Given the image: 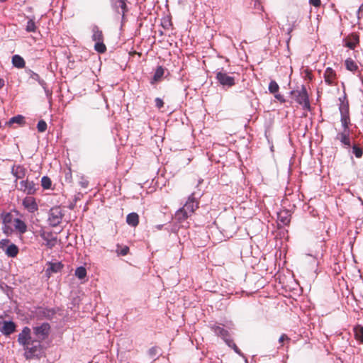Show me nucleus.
Segmentation results:
<instances>
[{
    "label": "nucleus",
    "mask_w": 363,
    "mask_h": 363,
    "mask_svg": "<svg viewBox=\"0 0 363 363\" xmlns=\"http://www.w3.org/2000/svg\"><path fill=\"white\" fill-rule=\"evenodd\" d=\"M340 105L339 110L340 112V122L342 130L338 132L335 136V140H339L342 147L350 149L352 147L350 139V117L349 112V104L347 100L346 94L339 98Z\"/></svg>",
    "instance_id": "obj_1"
},
{
    "label": "nucleus",
    "mask_w": 363,
    "mask_h": 363,
    "mask_svg": "<svg viewBox=\"0 0 363 363\" xmlns=\"http://www.w3.org/2000/svg\"><path fill=\"white\" fill-rule=\"evenodd\" d=\"M16 212L13 214L11 212L6 213L3 217L2 230L7 235L12 234L15 230L20 233V238L23 234V220L18 218Z\"/></svg>",
    "instance_id": "obj_2"
},
{
    "label": "nucleus",
    "mask_w": 363,
    "mask_h": 363,
    "mask_svg": "<svg viewBox=\"0 0 363 363\" xmlns=\"http://www.w3.org/2000/svg\"><path fill=\"white\" fill-rule=\"evenodd\" d=\"M30 333V328L24 327V355L27 359L38 357L40 352L39 341H35V345L30 347L28 342Z\"/></svg>",
    "instance_id": "obj_3"
},
{
    "label": "nucleus",
    "mask_w": 363,
    "mask_h": 363,
    "mask_svg": "<svg viewBox=\"0 0 363 363\" xmlns=\"http://www.w3.org/2000/svg\"><path fill=\"white\" fill-rule=\"evenodd\" d=\"M91 39L95 42L94 50L99 53H104L106 51V47L104 43V35L102 30L96 25L91 27Z\"/></svg>",
    "instance_id": "obj_4"
},
{
    "label": "nucleus",
    "mask_w": 363,
    "mask_h": 363,
    "mask_svg": "<svg viewBox=\"0 0 363 363\" xmlns=\"http://www.w3.org/2000/svg\"><path fill=\"white\" fill-rule=\"evenodd\" d=\"M290 94L294 100L304 109L308 110L310 108V102L306 89L304 86H301L300 89L292 90Z\"/></svg>",
    "instance_id": "obj_5"
},
{
    "label": "nucleus",
    "mask_w": 363,
    "mask_h": 363,
    "mask_svg": "<svg viewBox=\"0 0 363 363\" xmlns=\"http://www.w3.org/2000/svg\"><path fill=\"white\" fill-rule=\"evenodd\" d=\"M40 19L41 17L40 16H36L33 14L26 16L24 14V21H26L25 30L28 33L40 35L38 28L40 23Z\"/></svg>",
    "instance_id": "obj_6"
},
{
    "label": "nucleus",
    "mask_w": 363,
    "mask_h": 363,
    "mask_svg": "<svg viewBox=\"0 0 363 363\" xmlns=\"http://www.w3.org/2000/svg\"><path fill=\"white\" fill-rule=\"evenodd\" d=\"M64 214L60 207H53L49 211L48 223L50 225L56 227L62 222Z\"/></svg>",
    "instance_id": "obj_7"
},
{
    "label": "nucleus",
    "mask_w": 363,
    "mask_h": 363,
    "mask_svg": "<svg viewBox=\"0 0 363 363\" xmlns=\"http://www.w3.org/2000/svg\"><path fill=\"white\" fill-rule=\"evenodd\" d=\"M216 79L224 87H231L235 85V78L230 76L223 71H218L216 72Z\"/></svg>",
    "instance_id": "obj_8"
},
{
    "label": "nucleus",
    "mask_w": 363,
    "mask_h": 363,
    "mask_svg": "<svg viewBox=\"0 0 363 363\" xmlns=\"http://www.w3.org/2000/svg\"><path fill=\"white\" fill-rule=\"evenodd\" d=\"M199 198L196 196L195 193H192L189 196L187 201L182 206L189 213L192 215L195 211L199 208Z\"/></svg>",
    "instance_id": "obj_9"
},
{
    "label": "nucleus",
    "mask_w": 363,
    "mask_h": 363,
    "mask_svg": "<svg viewBox=\"0 0 363 363\" xmlns=\"http://www.w3.org/2000/svg\"><path fill=\"white\" fill-rule=\"evenodd\" d=\"M109 1L112 9L118 14H121L123 19L128 10L126 0H109Z\"/></svg>",
    "instance_id": "obj_10"
},
{
    "label": "nucleus",
    "mask_w": 363,
    "mask_h": 363,
    "mask_svg": "<svg viewBox=\"0 0 363 363\" xmlns=\"http://www.w3.org/2000/svg\"><path fill=\"white\" fill-rule=\"evenodd\" d=\"M325 83L328 86H336L337 77L336 72L331 67H327L323 73Z\"/></svg>",
    "instance_id": "obj_11"
},
{
    "label": "nucleus",
    "mask_w": 363,
    "mask_h": 363,
    "mask_svg": "<svg viewBox=\"0 0 363 363\" xmlns=\"http://www.w3.org/2000/svg\"><path fill=\"white\" fill-rule=\"evenodd\" d=\"M26 74L28 77L27 82L29 84H33L35 82H37L45 90V93L48 94L49 91L46 89V83L44 80L41 79L39 75L31 70H26Z\"/></svg>",
    "instance_id": "obj_12"
},
{
    "label": "nucleus",
    "mask_w": 363,
    "mask_h": 363,
    "mask_svg": "<svg viewBox=\"0 0 363 363\" xmlns=\"http://www.w3.org/2000/svg\"><path fill=\"white\" fill-rule=\"evenodd\" d=\"M16 330V324L12 320L0 322V332L4 335H10Z\"/></svg>",
    "instance_id": "obj_13"
},
{
    "label": "nucleus",
    "mask_w": 363,
    "mask_h": 363,
    "mask_svg": "<svg viewBox=\"0 0 363 363\" xmlns=\"http://www.w3.org/2000/svg\"><path fill=\"white\" fill-rule=\"evenodd\" d=\"M50 325L48 323H43L40 326L34 328V333L38 339H44L49 333Z\"/></svg>",
    "instance_id": "obj_14"
},
{
    "label": "nucleus",
    "mask_w": 363,
    "mask_h": 363,
    "mask_svg": "<svg viewBox=\"0 0 363 363\" xmlns=\"http://www.w3.org/2000/svg\"><path fill=\"white\" fill-rule=\"evenodd\" d=\"M24 208L30 213H35L38 210V206L35 199L33 196H27L24 198Z\"/></svg>",
    "instance_id": "obj_15"
},
{
    "label": "nucleus",
    "mask_w": 363,
    "mask_h": 363,
    "mask_svg": "<svg viewBox=\"0 0 363 363\" xmlns=\"http://www.w3.org/2000/svg\"><path fill=\"white\" fill-rule=\"evenodd\" d=\"M38 189V179L35 181H30L28 178L24 182V191H27L28 194H33Z\"/></svg>",
    "instance_id": "obj_16"
},
{
    "label": "nucleus",
    "mask_w": 363,
    "mask_h": 363,
    "mask_svg": "<svg viewBox=\"0 0 363 363\" xmlns=\"http://www.w3.org/2000/svg\"><path fill=\"white\" fill-rule=\"evenodd\" d=\"M211 330L215 333V334L218 336H220L226 343L228 340H230L229 333L228 330H225L220 325H213L211 326Z\"/></svg>",
    "instance_id": "obj_17"
},
{
    "label": "nucleus",
    "mask_w": 363,
    "mask_h": 363,
    "mask_svg": "<svg viewBox=\"0 0 363 363\" xmlns=\"http://www.w3.org/2000/svg\"><path fill=\"white\" fill-rule=\"evenodd\" d=\"M277 220L279 224L287 225L291 221V214L286 210L281 211L277 213Z\"/></svg>",
    "instance_id": "obj_18"
},
{
    "label": "nucleus",
    "mask_w": 363,
    "mask_h": 363,
    "mask_svg": "<svg viewBox=\"0 0 363 363\" xmlns=\"http://www.w3.org/2000/svg\"><path fill=\"white\" fill-rule=\"evenodd\" d=\"M42 238L45 241V245L48 248H52L57 243V237L50 233H43Z\"/></svg>",
    "instance_id": "obj_19"
},
{
    "label": "nucleus",
    "mask_w": 363,
    "mask_h": 363,
    "mask_svg": "<svg viewBox=\"0 0 363 363\" xmlns=\"http://www.w3.org/2000/svg\"><path fill=\"white\" fill-rule=\"evenodd\" d=\"M191 216L192 215L189 213L183 207H182L176 211L174 218L177 222L182 223Z\"/></svg>",
    "instance_id": "obj_20"
},
{
    "label": "nucleus",
    "mask_w": 363,
    "mask_h": 363,
    "mask_svg": "<svg viewBox=\"0 0 363 363\" xmlns=\"http://www.w3.org/2000/svg\"><path fill=\"white\" fill-rule=\"evenodd\" d=\"M49 267L46 269V273L50 274L51 273L59 272L63 267V264L60 262H49Z\"/></svg>",
    "instance_id": "obj_21"
},
{
    "label": "nucleus",
    "mask_w": 363,
    "mask_h": 363,
    "mask_svg": "<svg viewBox=\"0 0 363 363\" xmlns=\"http://www.w3.org/2000/svg\"><path fill=\"white\" fill-rule=\"evenodd\" d=\"M164 74V69L162 66L157 67L152 78L150 80V83L154 84L155 83L160 81Z\"/></svg>",
    "instance_id": "obj_22"
},
{
    "label": "nucleus",
    "mask_w": 363,
    "mask_h": 363,
    "mask_svg": "<svg viewBox=\"0 0 363 363\" xmlns=\"http://www.w3.org/2000/svg\"><path fill=\"white\" fill-rule=\"evenodd\" d=\"M126 222L129 225L135 227L138 225L139 217L136 213H130L126 217Z\"/></svg>",
    "instance_id": "obj_23"
},
{
    "label": "nucleus",
    "mask_w": 363,
    "mask_h": 363,
    "mask_svg": "<svg viewBox=\"0 0 363 363\" xmlns=\"http://www.w3.org/2000/svg\"><path fill=\"white\" fill-rule=\"evenodd\" d=\"M9 257H15L18 253V247L13 243L7 246L4 252Z\"/></svg>",
    "instance_id": "obj_24"
},
{
    "label": "nucleus",
    "mask_w": 363,
    "mask_h": 363,
    "mask_svg": "<svg viewBox=\"0 0 363 363\" xmlns=\"http://www.w3.org/2000/svg\"><path fill=\"white\" fill-rule=\"evenodd\" d=\"M14 123L18 124L19 126L23 125V115L18 114L16 116H13L9 119L8 122L6 123V125L11 126Z\"/></svg>",
    "instance_id": "obj_25"
},
{
    "label": "nucleus",
    "mask_w": 363,
    "mask_h": 363,
    "mask_svg": "<svg viewBox=\"0 0 363 363\" xmlns=\"http://www.w3.org/2000/svg\"><path fill=\"white\" fill-rule=\"evenodd\" d=\"M11 173L16 179H22V177H23V167L21 165H18V166L13 165L11 169Z\"/></svg>",
    "instance_id": "obj_26"
},
{
    "label": "nucleus",
    "mask_w": 363,
    "mask_h": 363,
    "mask_svg": "<svg viewBox=\"0 0 363 363\" xmlns=\"http://www.w3.org/2000/svg\"><path fill=\"white\" fill-rule=\"evenodd\" d=\"M345 64L347 69L353 72H355L358 68L356 62L351 58L347 59Z\"/></svg>",
    "instance_id": "obj_27"
},
{
    "label": "nucleus",
    "mask_w": 363,
    "mask_h": 363,
    "mask_svg": "<svg viewBox=\"0 0 363 363\" xmlns=\"http://www.w3.org/2000/svg\"><path fill=\"white\" fill-rule=\"evenodd\" d=\"M12 64L17 68H23V57L19 55H14L12 57Z\"/></svg>",
    "instance_id": "obj_28"
},
{
    "label": "nucleus",
    "mask_w": 363,
    "mask_h": 363,
    "mask_svg": "<svg viewBox=\"0 0 363 363\" xmlns=\"http://www.w3.org/2000/svg\"><path fill=\"white\" fill-rule=\"evenodd\" d=\"M74 274L79 279H83L86 277V269L82 266L78 267L75 270Z\"/></svg>",
    "instance_id": "obj_29"
},
{
    "label": "nucleus",
    "mask_w": 363,
    "mask_h": 363,
    "mask_svg": "<svg viewBox=\"0 0 363 363\" xmlns=\"http://www.w3.org/2000/svg\"><path fill=\"white\" fill-rule=\"evenodd\" d=\"M354 335L357 340L363 343V327L358 326L354 328Z\"/></svg>",
    "instance_id": "obj_30"
},
{
    "label": "nucleus",
    "mask_w": 363,
    "mask_h": 363,
    "mask_svg": "<svg viewBox=\"0 0 363 363\" xmlns=\"http://www.w3.org/2000/svg\"><path fill=\"white\" fill-rule=\"evenodd\" d=\"M351 147H352V153L355 155L356 157L360 158L363 155V149L354 144Z\"/></svg>",
    "instance_id": "obj_31"
},
{
    "label": "nucleus",
    "mask_w": 363,
    "mask_h": 363,
    "mask_svg": "<svg viewBox=\"0 0 363 363\" xmlns=\"http://www.w3.org/2000/svg\"><path fill=\"white\" fill-rule=\"evenodd\" d=\"M52 182L51 179L46 176H44L41 179V185L45 189H49L51 187Z\"/></svg>",
    "instance_id": "obj_32"
},
{
    "label": "nucleus",
    "mask_w": 363,
    "mask_h": 363,
    "mask_svg": "<svg viewBox=\"0 0 363 363\" xmlns=\"http://www.w3.org/2000/svg\"><path fill=\"white\" fill-rule=\"evenodd\" d=\"M268 89H269L270 93L276 94V93H277L279 91V86L278 84L275 81L272 80L269 82Z\"/></svg>",
    "instance_id": "obj_33"
},
{
    "label": "nucleus",
    "mask_w": 363,
    "mask_h": 363,
    "mask_svg": "<svg viewBox=\"0 0 363 363\" xmlns=\"http://www.w3.org/2000/svg\"><path fill=\"white\" fill-rule=\"evenodd\" d=\"M252 4L256 12L259 13L263 11V6L259 0H252Z\"/></svg>",
    "instance_id": "obj_34"
},
{
    "label": "nucleus",
    "mask_w": 363,
    "mask_h": 363,
    "mask_svg": "<svg viewBox=\"0 0 363 363\" xmlns=\"http://www.w3.org/2000/svg\"><path fill=\"white\" fill-rule=\"evenodd\" d=\"M38 130L40 133H43L47 129V123L45 121L40 120L38 121L37 125Z\"/></svg>",
    "instance_id": "obj_35"
},
{
    "label": "nucleus",
    "mask_w": 363,
    "mask_h": 363,
    "mask_svg": "<svg viewBox=\"0 0 363 363\" xmlns=\"http://www.w3.org/2000/svg\"><path fill=\"white\" fill-rule=\"evenodd\" d=\"M11 244V242L9 239H2L0 241V250L5 252V249Z\"/></svg>",
    "instance_id": "obj_36"
},
{
    "label": "nucleus",
    "mask_w": 363,
    "mask_h": 363,
    "mask_svg": "<svg viewBox=\"0 0 363 363\" xmlns=\"http://www.w3.org/2000/svg\"><path fill=\"white\" fill-rule=\"evenodd\" d=\"M118 248L120 247V246L118 245H117ZM128 251H129V248L127 246H124L121 249H117L116 250V252L118 255H122V256H125L128 253Z\"/></svg>",
    "instance_id": "obj_37"
},
{
    "label": "nucleus",
    "mask_w": 363,
    "mask_h": 363,
    "mask_svg": "<svg viewBox=\"0 0 363 363\" xmlns=\"http://www.w3.org/2000/svg\"><path fill=\"white\" fill-rule=\"evenodd\" d=\"M226 344L231 348H233L234 350V351L238 353V354H240V351L239 350V348L237 347V345H235V343L233 342V341L230 339L229 340L227 341Z\"/></svg>",
    "instance_id": "obj_38"
},
{
    "label": "nucleus",
    "mask_w": 363,
    "mask_h": 363,
    "mask_svg": "<svg viewBox=\"0 0 363 363\" xmlns=\"http://www.w3.org/2000/svg\"><path fill=\"white\" fill-rule=\"evenodd\" d=\"M290 341L291 339L286 334H282L279 339V342L281 344L284 342H289Z\"/></svg>",
    "instance_id": "obj_39"
},
{
    "label": "nucleus",
    "mask_w": 363,
    "mask_h": 363,
    "mask_svg": "<svg viewBox=\"0 0 363 363\" xmlns=\"http://www.w3.org/2000/svg\"><path fill=\"white\" fill-rule=\"evenodd\" d=\"M79 185L82 188H87L89 185V182L84 178V177H81V180L79 181Z\"/></svg>",
    "instance_id": "obj_40"
},
{
    "label": "nucleus",
    "mask_w": 363,
    "mask_h": 363,
    "mask_svg": "<svg viewBox=\"0 0 363 363\" xmlns=\"http://www.w3.org/2000/svg\"><path fill=\"white\" fill-rule=\"evenodd\" d=\"M155 101V106L157 108H161L162 107H163L164 102H163L162 99H161L160 98H156Z\"/></svg>",
    "instance_id": "obj_41"
},
{
    "label": "nucleus",
    "mask_w": 363,
    "mask_h": 363,
    "mask_svg": "<svg viewBox=\"0 0 363 363\" xmlns=\"http://www.w3.org/2000/svg\"><path fill=\"white\" fill-rule=\"evenodd\" d=\"M309 3L311 5H313L315 7H319L321 4L320 0H309Z\"/></svg>",
    "instance_id": "obj_42"
},
{
    "label": "nucleus",
    "mask_w": 363,
    "mask_h": 363,
    "mask_svg": "<svg viewBox=\"0 0 363 363\" xmlns=\"http://www.w3.org/2000/svg\"><path fill=\"white\" fill-rule=\"evenodd\" d=\"M157 353V348H156V347H152L149 350V354L152 357L156 356Z\"/></svg>",
    "instance_id": "obj_43"
},
{
    "label": "nucleus",
    "mask_w": 363,
    "mask_h": 363,
    "mask_svg": "<svg viewBox=\"0 0 363 363\" xmlns=\"http://www.w3.org/2000/svg\"><path fill=\"white\" fill-rule=\"evenodd\" d=\"M275 96V98H276L277 100H279V101H281V103L285 102V99H284V96H281V94L276 93V94H275V96Z\"/></svg>",
    "instance_id": "obj_44"
},
{
    "label": "nucleus",
    "mask_w": 363,
    "mask_h": 363,
    "mask_svg": "<svg viewBox=\"0 0 363 363\" xmlns=\"http://www.w3.org/2000/svg\"><path fill=\"white\" fill-rule=\"evenodd\" d=\"M18 342L20 345H23V331L18 335Z\"/></svg>",
    "instance_id": "obj_45"
},
{
    "label": "nucleus",
    "mask_w": 363,
    "mask_h": 363,
    "mask_svg": "<svg viewBox=\"0 0 363 363\" xmlns=\"http://www.w3.org/2000/svg\"><path fill=\"white\" fill-rule=\"evenodd\" d=\"M6 287H7L6 284L0 279V289L2 290H4V289Z\"/></svg>",
    "instance_id": "obj_46"
},
{
    "label": "nucleus",
    "mask_w": 363,
    "mask_h": 363,
    "mask_svg": "<svg viewBox=\"0 0 363 363\" xmlns=\"http://www.w3.org/2000/svg\"><path fill=\"white\" fill-rule=\"evenodd\" d=\"M294 25H292L291 26H290L288 29H287V34L289 35H290L291 33L292 32L293 29H294Z\"/></svg>",
    "instance_id": "obj_47"
},
{
    "label": "nucleus",
    "mask_w": 363,
    "mask_h": 363,
    "mask_svg": "<svg viewBox=\"0 0 363 363\" xmlns=\"http://www.w3.org/2000/svg\"><path fill=\"white\" fill-rule=\"evenodd\" d=\"M163 228V225H157L155 226V228L157 230H162Z\"/></svg>",
    "instance_id": "obj_48"
},
{
    "label": "nucleus",
    "mask_w": 363,
    "mask_h": 363,
    "mask_svg": "<svg viewBox=\"0 0 363 363\" xmlns=\"http://www.w3.org/2000/svg\"><path fill=\"white\" fill-rule=\"evenodd\" d=\"M4 85V80L0 79V89Z\"/></svg>",
    "instance_id": "obj_49"
},
{
    "label": "nucleus",
    "mask_w": 363,
    "mask_h": 363,
    "mask_svg": "<svg viewBox=\"0 0 363 363\" xmlns=\"http://www.w3.org/2000/svg\"><path fill=\"white\" fill-rule=\"evenodd\" d=\"M18 185L21 186V187H23V180H21L18 183Z\"/></svg>",
    "instance_id": "obj_50"
},
{
    "label": "nucleus",
    "mask_w": 363,
    "mask_h": 363,
    "mask_svg": "<svg viewBox=\"0 0 363 363\" xmlns=\"http://www.w3.org/2000/svg\"><path fill=\"white\" fill-rule=\"evenodd\" d=\"M27 11H31V8H30V7L28 8V9H27Z\"/></svg>",
    "instance_id": "obj_51"
},
{
    "label": "nucleus",
    "mask_w": 363,
    "mask_h": 363,
    "mask_svg": "<svg viewBox=\"0 0 363 363\" xmlns=\"http://www.w3.org/2000/svg\"><path fill=\"white\" fill-rule=\"evenodd\" d=\"M26 225L24 224V228H23L24 232L26 231Z\"/></svg>",
    "instance_id": "obj_52"
},
{
    "label": "nucleus",
    "mask_w": 363,
    "mask_h": 363,
    "mask_svg": "<svg viewBox=\"0 0 363 363\" xmlns=\"http://www.w3.org/2000/svg\"><path fill=\"white\" fill-rule=\"evenodd\" d=\"M6 0H0V2H4Z\"/></svg>",
    "instance_id": "obj_53"
}]
</instances>
